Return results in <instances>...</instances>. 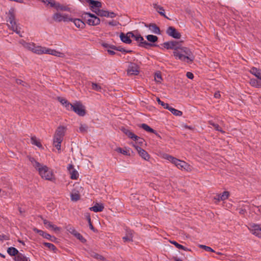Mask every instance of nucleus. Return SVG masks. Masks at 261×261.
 <instances>
[{
  "label": "nucleus",
  "instance_id": "obj_63",
  "mask_svg": "<svg viewBox=\"0 0 261 261\" xmlns=\"http://www.w3.org/2000/svg\"><path fill=\"white\" fill-rule=\"evenodd\" d=\"M33 166L39 171V168H42L43 166L37 161V162H35Z\"/></svg>",
  "mask_w": 261,
  "mask_h": 261
},
{
  "label": "nucleus",
  "instance_id": "obj_2",
  "mask_svg": "<svg viewBox=\"0 0 261 261\" xmlns=\"http://www.w3.org/2000/svg\"><path fill=\"white\" fill-rule=\"evenodd\" d=\"M7 21L10 23L8 24L9 28H11L12 30L21 37V35H20V32L19 30V28L15 21V10L14 8H11L9 10L7 17Z\"/></svg>",
  "mask_w": 261,
  "mask_h": 261
},
{
  "label": "nucleus",
  "instance_id": "obj_36",
  "mask_svg": "<svg viewBox=\"0 0 261 261\" xmlns=\"http://www.w3.org/2000/svg\"><path fill=\"white\" fill-rule=\"evenodd\" d=\"M15 261H28V258L24 254L20 253L14 257Z\"/></svg>",
  "mask_w": 261,
  "mask_h": 261
},
{
  "label": "nucleus",
  "instance_id": "obj_61",
  "mask_svg": "<svg viewBox=\"0 0 261 261\" xmlns=\"http://www.w3.org/2000/svg\"><path fill=\"white\" fill-rule=\"evenodd\" d=\"M102 46L103 47L107 48L109 49H112V47L115 46V45H114L109 44H108L107 43H103L102 44Z\"/></svg>",
  "mask_w": 261,
  "mask_h": 261
},
{
  "label": "nucleus",
  "instance_id": "obj_34",
  "mask_svg": "<svg viewBox=\"0 0 261 261\" xmlns=\"http://www.w3.org/2000/svg\"><path fill=\"white\" fill-rule=\"evenodd\" d=\"M64 129L65 127L63 126H59L55 133V135L60 136L63 138L64 136Z\"/></svg>",
  "mask_w": 261,
  "mask_h": 261
},
{
  "label": "nucleus",
  "instance_id": "obj_59",
  "mask_svg": "<svg viewBox=\"0 0 261 261\" xmlns=\"http://www.w3.org/2000/svg\"><path fill=\"white\" fill-rule=\"evenodd\" d=\"M43 224L46 226L47 228H51L53 226V224L49 221L44 219L43 220Z\"/></svg>",
  "mask_w": 261,
  "mask_h": 261
},
{
  "label": "nucleus",
  "instance_id": "obj_50",
  "mask_svg": "<svg viewBox=\"0 0 261 261\" xmlns=\"http://www.w3.org/2000/svg\"><path fill=\"white\" fill-rule=\"evenodd\" d=\"M209 124L210 125H212L216 130L219 131L221 132H223L221 127L219 125V124L215 123L212 121H210Z\"/></svg>",
  "mask_w": 261,
  "mask_h": 261
},
{
  "label": "nucleus",
  "instance_id": "obj_28",
  "mask_svg": "<svg viewBox=\"0 0 261 261\" xmlns=\"http://www.w3.org/2000/svg\"><path fill=\"white\" fill-rule=\"evenodd\" d=\"M92 11L94 13H95L98 16L100 17H106L108 15V11L103 10L102 9H95V10H92Z\"/></svg>",
  "mask_w": 261,
  "mask_h": 261
},
{
  "label": "nucleus",
  "instance_id": "obj_1",
  "mask_svg": "<svg viewBox=\"0 0 261 261\" xmlns=\"http://www.w3.org/2000/svg\"><path fill=\"white\" fill-rule=\"evenodd\" d=\"M194 59L195 56L189 48L180 46V61L191 64Z\"/></svg>",
  "mask_w": 261,
  "mask_h": 261
},
{
  "label": "nucleus",
  "instance_id": "obj_26",
  "mask_svg": "<svg viewBox=\"0 0 261 261\" xmlns=\"http://www.w3.org/2000/svg\"><path fill=\"white\" fill-rule=\"evenodd\" d=\"M153 8L156 9V10L158 11V12L162 16H164V17L168 18L165 15V13L164 12V9L163 7L158 5L156 4H153Z\"/></svg>",
  "mask_w": 261,
  "mask_h": 261
},
{
  "label": "nucleus",
  "instance_id": "obj_64",
  "mask_svg": "<svg viewBox=\"0 0 261 261\" xmlns=\"http://www.w3.org/2000/svg\"><path fill=\"white\" fill-rule=\"evenodd\" d=\"M108 15L107 17L114 18L117 16V14L113 12H108Z\"/></svg>",
  "mask_w": 261,
  "mask_h": 261
},
{
  "label": "nucleus",
  "instance_id": "obj_3",
  "mask_svg": "<svg viewBox=\"0 0 261 261\" xmlns=\"http://www.w3.org/2000/svg\"><path fill=\"white\" fill-rule=\"evenodd\" d=\"M163 46L167 49L173 50V55L176 59H179V42L173 40L165 42Z\"/></svg>",
  "mask_w": 261,
  "mask_h": 261
},
{
  "label": "nucleus",
  "instance_id": "obj_24",
  "mask_svg": "<svg viewBox=\"0 0 261 261\" xmlns=\"http://www.w3.org/2000/svg\"><path fill=\"white\" fill-rule=\"evenodd\" d=\"M192 167L185 161L180 160V170L189 172L192 170Z\"/></svg>",
  "mask_w": 261,
  "mask_h": 261
},
{
  "label": "nucleus",
  "instance_id": "obj_32",
  "mask_svg": "<svg viewBox=\"0 0 261 261\" xmlns=\"http://www.w3.org/2000/svg\"><path fill=\"white\" fill-rule=\"evenodd\" d=\"M251 73L255 75L257 79H261V73L260 70L256 67H252L250 70Z\"/></svg>",
  "mask_w": 261,
  "mask_h": 261
},
{
  "label": "nucleus",
  "instance_id": "obj_44",
  "mask_svg": "<svg viewBox=\"0 0 261 261\" xmlns=\"http://www.w3.org/2000/svg\"><path fill=\"white\" fill-rule=\"evenodd\" d=\"M44 47L38 46L35 49H34L33 52L39 55L42 54H44Z\"/></svg>",
  "mask_w": 261,
  "mask_h": 261
},
{
  "label": "nucleus",
  "instance_id": "obj_9",
  "mask_svg": "<svg viewBox=\"0 0 261 261\" xmlns=\"http://www.w3.org/2000/svg\"><path fill=\"white\" fill-rule=\"evenodd\" d=\"M33 230L35 232L38 233L39 235L42 236L44 238L49 240L51 242H55L57 240V239L55 236H51L42 230L37 229V228H34Z\"/></svg>",
  "mask_w": 261,
  "mask_h": 261
},
{
  "label": "nucleus",
  "instance_id": "obj_39",
  "mask_svg": "<svg viewBox=\"0 0 261 261\" xmlns=\"http://www.w3.org/2000/svg\"><path fill=\"white\" fill-rule=\"evenodd\" d=\"M56 10L58 11L60 10L69 11L70 8L68 6L61 5L59 3H58L56 8Z\"/></svg>",
  "mask_w": 261,
  "mask_h": 261
},
{
  "label": "nucleus",
  "instance_id": "obj_38",
  "mask_svg": "<svg viewBox=\"0 0 261 261\" xmlns=\"http://www.w3.org/2000/svg\"><path fill=\"white\" fill-rule=\"evenodd\" d=\"M90 255H91V256H92L98 260H102V261L105 260V258L103 256H102L96 252H91L90 253Z\"/></svg>",
  "mask_w": 261,
  "mask_h": 261
},
{
  "label": "nucleus",
  "instance_id": "obj_60",
  "mask_svg": "<svg viewBox=\"0 0 261 261\" xmlns=\"http://www.w3.org/2000/svg\"><path fill=\"white\" fill-rule=\"evenodd\" d=\"M108 24H109V25H111V26H117L119 24V23L118 21H117L116 20H112L108 22Z\"/></svg>",
  "mask_w": 261,
  "mask_h": 261
},
{
  "label": "nucleus",
  "instance_id": "obj_54",
  "mask_svg": "<svg viewBox=\"0 0 261 261\" xmlns=\"http://www.w3.org/2000/svg\"><path fill=\"white\" fill-rule=\"evenodd\" d=\"M63 141V137L58 136L55 135L54 138V144L55 143H61Z\"/></svg>",
  "mask_w": 261,
  "mask_h": 261
},
{
  "label": "nucleus",
  "instance_id": "obj_48",
  "mask_svg": "<svg viewBox=\"0 0 261 261\" xmlns=\"http://www.w3.org/2000/svg\"><path fill=\"white\" fill-rule=\"evenodd\" d=\"M67 230L74 236L75 235V233L77 232L75 229L71 225H68L67 227Z\"/></svg>",
  "mask_w": 261,
  "mask_h": 261
},
{
  "label": "nucleus",
  "instance_id": "obj_6",
  "mask_svg": "<svg viewBox=\"0 0 261 261\" xmlns=\"http://www.w3.org/2000/svg\"><path fill=\"white\" fill-rule=\"evenodd\" d=\"M129 75H136L139 73V67L134 63L130 62L127 69Z\"/></svg>",
  "mask_w": 261,
  "mask_h": 261
},
{
  "label": "nucleus",
  "instance_id": "obj_14",
  "mask_svg": "<svg viewBox=\"0 0 261 261\" xmlns=\"http://www.w3.org/2000/svg\"><path fill=\"white\" fill-rule=\"evenodd\" d=\"M86 2L89 4L91 10H95L99 9L102 7V4L100 2L94 1V0H86Z\"/></svg>",
  "mask_w": 261,
  "mask_h": 261
},
{
  "label": "nucleus",
  "instance_id": "obj_49",
  "mask_svg": "<svg viewBox=\"0 0 261 261\" xmlns=\"http://www.w3.org/2000/svg\"><path fill=\"white\" fill-rule=\"evenodd\" d=\"M80 198V195L79 194L74 193L71 194V199L72 201H76L79 200Z\"/></svg>",
  "mask_w": 261,
  "mask_h": 261
},
{
  "label": "nucleus",
  "instance_id": "obj_57",
  "mask_svg": "<svg viewBox=\"0 0 261 261\" xmlns=\"http://www.w3.org/2000/svg\"><path fill=\"white\" fill-rule=\"evenodd\" d=\"M58 2H56L55 0H51L48 2L49 5L50 7L55 8L56 9Z\"/></svg>",
  "mask_w": 261,
  "mask_h": 261
},
{
  "label": "nucleus",
  "instance_id": "obj_4",
  "mask_svg": "<svg viewBox=\"0 0 261 261\" xmlns=\"http://www.w3.org/2000/svg\"><path fill=\"white\" fill-rule=\"evenodd\" d=\"M82 18L89 25H97L100 22V19L97 16L90 12L84 13Z\"/></svg>",
  "mask_w": 261,
  "mask_h": 261
},
{
  "label": "nucleus",
  "instance_id": "obj_41",
  "mask_svg": "<svg viewBox=\"0 0 261 261\" xmlns=\"http://www.w3.org/2000/svg\"><path fill=\"white\" fill-rule=\"evenodd\" d=\"M86 219L88 222V224H89V227H90V229L92 230H93L94 232L95 231V229L94 228V227L93 226V225H92V223L91 222V217H90V215L89 213H87L86 215Z\"/></svg>",
  "mask_w": 261,
  "mask_h": 261
},
{
  "label": "nucleus",
  "instance_id": "obj_7",
  "mask_svg": "<svg viewBox=\"0 0 261 261\" xmlns=\"http://www.w3.org/2000/svg\"><path fill=\"white\" fill-rule=\"evenodd\" d=\"M72 111L80 116H84L86 114L84 106L80 102H77L74 104Z\"/></svg>",
  "mask_w": 261,
  "mask_h": 261
},
{
  "label": "nucleus",
  "instance_id": "obj_30",
  "mask_svg": "<svg viewBox=\"0 0 261 261\" xmlns=\"http://www.w3.org/2000/svg\"><path fill=\"white\" fill-rule=\"evenodd\" d=\"M31 142L32 144L37 146L38 147L40 148H42V145L40 142L39 140L37 139V138L35 136H33L31 138Z\"/></svg>",
  "mask_w": 261,
  "mask_h": 261
},
{
  "label": "nucleus",
  "instance_id": "obj_53",
  "mask_svg": "<svg viewBox=\"0 0 261 261\" xmlns=\"http://www.w3.org/2000/svg\"><path fill=\"white\" fill-rule=\"evenodd\" d=\"M88 128V127L86 124H81L80 127H79V130H80V132H81L82 133H85L87 132Z\"/></svg>",
  "mask_w": 261,
  "mask_h": 261
},
{
  "label": "nucleus",
  "instance_id": "obj_62",
  "mask_svg": "<svg viewBox=\"0 0 261 261\" xmlns=\"http://www.w3.org/2000/svg\"><path fill=\"white\" fill-rule=\"evenodd\" d=\"M74 107V105L71 104L70 102L65 105V107L67 110H72Z\"/></svg>",
  "mask_w": 261,
  "mask_h": 261
},
{
  "label": "nucleus",
  "instance_id": "obj_55",
  "mask_svg": "<svg viewBox=\"0 0 261 261\" xmlns=\"http://www.w3.org/2000/svg\"><path fill=\"white\" fill-rule=\"evenodd\" d=\"M154 79L158 83H161L162 80L161 72L155 73L154 74Z\"/></svg>",
  "mask_w": 261,
  "mask_h": 261
},
{
  "label": "nucleus",
  "instance_id": "obj_19",
  "mask_svg": "<svg viewBox=\"0 0 261 261\" xmlns=\"http://www.w3.org/2000/svg\"><path fill=\"white\" fill-rule=\"evenodd\" d=\"M44 54L52 55L57 57H62V55H63V53L58 51L55 49H51L45 47L44 49Z\"/></svg>",
  "mask_w": 261,
  "mask_h": 261
},
{
  "label": "nucleus",
  "instance_id": "obj_51",
  "mask_svg": "<svg viewBox=\"0 0 261 261\" xmlns=\"http://www.w3.org/2000/svg\"><path fill=\"white\" fill-rule=\"evenodd\" d=\"M156 100L158 103L163 106L164 108L166 109H169V105L168 103H165L164 102L162 101L159 97L156 98Z\"/></svg>",
  "mask_w": 261,
  "mask_h": 261
},
{
  "label": "nucleus",
  "instance_id": "obj_33",
  "mask_svg": "<svg viewBox=\"0 0 261 261\" xmlns=\"http://www.w3.org/2000/svg\"><path fill=\"white\" fill-rule=\"evenodd\" d=\"M43 245L44 246L47 247L50 250H53L54 253H57V252L58 251V249H57V248L51 243L44 242L43 243Z\"/></svg>",
  "mask_w": 261,
  "mask_h": 261
},
{
  "label": "nucleus",
  "instance_id": "obj_40",
  "mask_svg": "<svg viewBox=\"0 0 261 261\" xmlns=\"http://www.w3.org/2000/svg\"><path fill=\"white\" fill-rule=\"evenodd\" d=\"M70 174V178L72 179H77L79 177V174L78 172L75 170H72L69 172Z\"/></svg>",
  "mask_w": 261,
  "mask_h": 261
},
{
  "label": "nucleus",
  "instance_id": "obj_35",
  "mask_svg": "<svg viewBox=\"0 0 261 261\" xmlns=\"http://www.w3.org/2000/svg\"><path fill=\"white\" fill-rule=\"evenodd\" d=\"M146 38L148 41L150 42L152 44H154L155 42L158 40V37L156 36L153 35H148L146 36Z\"/></svg>",
  "mask_w": 261,
  "mask_h": 261
},
{
  "label": "nucleus",
  "instance_id": "obj_45",
  "mask_svg": "<svg viewBox=\"0 0 261 261\" xmlns=\"http://www.w3.org/2000/svg\"><path fill=\"white\" fill-rule=\"evenodd\" d=\"M116 151L118 152L121 153L124 155H129V150H124L121 147H118L116 149Z\"/></svg>",
  "mask_w": 261,
  "mask_h": 261
},
{
  "label": "nucleus",
  "instance_id": "obj_12",
  "mask_svg": "<svg viewBox=\"0 0 261 261\" xmlns=\"http://www.w3.org/2000/svg\"><path fill=\"white\" fill-rule=\"evenodd\" d=\"M146 28H148L150 31L154 34L160 35L161 34L160 28L155 23H150L149 24L143 22Z\"/></svg>",
  "mask_w": 261,
  "mask_h": 261
},
{
  "label": "nucleus",
  "instance_id": "obj_10",
  "mask_svg": "<svg viewBox=\"0 0 261 261\" xmlns=\"http://www.w3.org/2000/svg\"><path fill=\"white\" fill-rule=\"evenodd\" d=\"M134 147L136 148L137 152H138L139 155L145 160H148L150 158V156L148 152L145 150L144 149H142L140 146L133 144Z\"/></svg>",
  "mask_w": 261,
  "mask_h": 261
},
{
  "label": "nucleus",
  "instance_id": "obj_27",
  "mask_svg": "<svg viewBox=\"0 0 261 261\" xmlns=\"http://www.w3.org/2000/svg\"><path fill=\"white\" fill-rule=\"evenodd\" d=\"M120 38L121 40L126 44H130L132 43V40L130 38H129L128 36L126 34H125L124 33H121L120 34Z\"/></svg>",
  "mask_w": 261,
  "mask_h": 261
},
{
  "label": "nucleus",
  "instance_id": "obj_8",
  "mask_svg": "<svg viewBox=\"0 0 261 261\" xmlns=\"http://www.w3.org/2000/svg\"><path fill=\"white\" fill-rule=\"evenodd\" d=\"M53 19L56 22H68L72 21L71 18L69 17L68 15H62L60 13H56L53 16Z\"/></svg>",
  "mask_w": 261,
  "mask_h": 261
},
{
  "label": "nucleus",
  "instance_id": "obj_58",
  "mask_svg": "<svg viewBox=\"0 0 261 261\" xmlns=\"http://www.w3.org/2000/svg\"><path fill=\"white\" fill-rule=\"evenodd\" d=\"M134 38H135L136 41H139V42L143 41L144 40L143 37L140 34L137 35H135Z\"/></svg>",
  "mask_w": 261,
  "mask_h": 261
},
{
  "label": "nucleus",
  "instance_id": "obj_13",
  "mask_svg": "<svg viewBox=\"0 0 261 261\" xmlns=\"http://www.w3.org/2000/svg\"><path fill=\"white\" fill-rule=\"evenodd\" d=\"M250 230L252 234L261 238V227L258 225L253 224L251 225Z\"/></svg>",
  "mask_w": 261,
  "mask_h": 261
},
{
  "label": "nucleus",
  "instance_id": "obj_5",
  "mask_svg": "<svg viewBox=\"0 0 261 261\" xmlns=\"http://www.w3.org/2000/svg\"><path fill=\"white\" fill-rule=\"evenodd\" d=\"M38 172L42 178L46 180H52L54 174L46 166H43L42 168H39Z\"/></svg>",
  "mask_w": 261,
  "mask_h": 261
},
{
  "label": "nucleus",
  "instance_id": "obj_31",
  "mask_svg": "<svg viewBox=\"0 0 261 261\" xmlns=\"http://www.w3.org/2000/svg\"><path fill=\"white\" fill-rule=\"evenodd\" d=\"M124 242L133 241V232L132 230L127 231L125 236L122 238Z\"/></svg>",
  "mask_w": 261,
  "mask_h": 261
},
{
  "label": "nucleus",
  "instance_id": "obj_37",
  "mask_svg": "<svg viewBox=\"0 0 261 261\" xmlns=\"http://www.w3.org/2000/svg\"><path fill=\"white\" fill-rule=\"evenodd\" d=\"M112 49L119 51L120 52L123 53H132L133 51L131 50H126L124 48L122 47L121 46H113L112 47Z\"/></svg>",
  "mask_w": 261,
  "mask_h": 261
},
{
  "label": "nucleus",
  "instance_id": "obj_16",
  "mask_svg": "<svg viewBox=\"0 0 261 261\" xmlns=\"http://www.w3.org/2000/svg\"><path fill=\"white\" fill-rule=\"evenodd\" d=\"M120 130L125 134L128 138L134 140L137 139L138 138V136L136 135L134 133H133L132 132L129 130V129L124 127H122L120 129Z\"/></svg>",
  "mask_w": 261,
  "mask_h": 261
},
{
  "label": "nucleus",
  "instance_id": "obj_47",
  "mask_svg": "<svg viewBox=\"0 0 261 261\" xmlns=\"http://www.w3.org/2000/svg\"><path fill=\"white\" fill-rule=\"evenodd\" d=\"M169 111H170L173 115L175 116H179V111L176 110L170 106H169V109H167Z\"/></svg>",
  "mask_w": 261,
  "mask_h": 261
},
{
  "label": "nucleus",
  "instance_id": "obj_20",
  "mask_svg": "<svg viewBox=\"0 0 261 261\" xmlns=\"http://www.w3.org/2000/svg\"><path fill=\"white\" fill-rule=\"evenodd\" d=\"M164 158L171 162L172 163L174 164L177 168L178 167V165H179V160L177 159L173 156L166 154L164 155Z\"/></svg>",
  "mask_w": 261,
  "mask_h": 261
},
{
  "label": "nucleus",
  "instance_id": "obj_56",
  "mask_svg": "<svg viewBox=\"0 0 261 261\" xmlns=\"http://www.w3.org/2000/svg\"><path fill=\"white\" fill-rule=\"evenodd\" d=\"M134 140L136 141V143L138 144L141 146H142L143 144L145 142V140L143 138H140L138 136L137 139H134Z\"/></svg>",
  "mask_w": 261,
  "mask_h": 261
},
{
  "label": "nucleus",
  "instance_id": "obj_11",
  "mask_svg": "<svg viewBox=\"0 0 261 261\" xmlns=\"http://www.w3.org/2000/svg\"><path fill=\"white\" fill-rule=\"evenodd\" d=\"M166 34L173 38L179 39V32L173 27H169L166 32Z\"/></svg>",
  "mask_w": 261,
  "mask_h": 261
},
{
  "label": "nucleus",
  "instance_id": "obj_21",
  "mask_svg": "<svg viewBox=\"0 0 261 261\" xmlns=\"http://www.w3.org/2000/svg\"><path fill=\"white\" fill-rule=\"evenodd\" d=\"M104 209V206L102 203H96L93 206L89 208V210L94 212H101Z\"/></svg>",
  "mask_w": 261,
  "mask_h": 261
},
{
  "label": "nucleus",
  "instance_id": "obj_52",
  "mask_svg": "<svg viewBox=\"0 0 261 261\" xmlns=\"http://www.w3.org/2000/svg\"><path fill=\"white\" fill-rule=\"evenodd\" d=\"M259 81L255 79H252L250 80V85L254 87L258 88Z\"/></svg>",
  "mask_w": 261,
  "mask_h": 261
},
{
  "label": "nucleus",
  "instance_id": "obj_15",
  "mask_svg": "<svg viewBox=\"0 0 261 261\" xmlns=\"http://www.w3.org/2000/svg\"><path fill=\"white\" fill-rule=\"evenodd\" d=\"M229 196V193L228 191H224L222 194L217 195L214 199L216 200L217 202L223 201L227 199Z\"/></svg>",
  "mask_w": 261,
  "mask_h": 261
},
{
  "label": "nucleus",
  "instance_id": "obj_23",
  "mask_svg": "<svg viewBox=\"0 0 261 261\" xmlns=\"http://www.w3.org/2000/svg\"><path fill=\"white\" fill-rule=\"evenodd\" d=\"M139 127L143 128V129H144L145 130H146L147 132L153 133V134H155L156 136H158L159 137H160V136L159 135V134H158V133L156 132V130H154L153 129L151 128L149 125H148L147 124H146L145 123L141 124L139 126Z\"/></svg>",
  "mask_w": 261,
  "mask_h": 261
},
{
  "label": "nucleus",
  "instance_id": "obj_43",
  "mask_svg": "<svg viewBox=\"0 0 261 261\" xmlns=\"http://www.w3.org/2000/svg\"><path fill=\"white\" fill-rule=\"evenodd\" d=\"M199 248L204 249L207 252H215V250L209 246H207L204 245H199Z\"/></svg>",
  "mask_w": 261,
  "mask_h": 261
},
{
  "label": "nucleus",
  "instance_id": "obj_17",
  "mask_svg": "<svg viewBox=\"0 0 261 261\" xmlns=\"http://www.w3.org/2000/svg\"><path fill=\"white\" fill-rule=\"evenodd\" d=\"M120 130L125 134L128 138L134 140L137 139L138 138V136L136 135L134 133H133L132 132L129 130V129L124 127H122L120 129Z\"/></svg>",
  "mask_w": 261,
  "mask_h": 261
},
{
  "label": "nucleus",
  "instance_id": "obj_42",
  "mask_svg": "<svg viewBox=\"0 0 261 261\" xmlns=\"http://www.w3.org/2000/svg\"><path fill=\"white\" fill-rule=\"evenodd\" d=\"M92 89L95 91L100 92L102 88L99 85L95 83H91Z\"/></svg>",
  "mask_w": 261,
  "mask_h": 261
},
{
  "label": "nucleus",
  "instance_id": "obj_22",
  "mask_svg": "<svg viewBox=\"0 0 261 261\" xmlns=\"http://www.w3.org/2000/svg\"><path fill=\"white\" fill-rule=\"evenodd\" d=\"M71 19H72L71 21H72L74 23V24L77 28L83 29L85 27V22L84 21H83L81 19H77V18H71Z\"/></svg>",
  "mask_w": 261,
  "mask_h": 261
},
{
  "label": "nucleus",
  "instance_id": "obj_29",
  "mask_svg": "<svg viewBox=\"0 0 261 261\" xmlns=\"http://www.w3.org/2000/svg\"><path fill=\"white\" fill-rule=\"evenodd\" d=\"M7 252L10 256L15 257L20 253L18 250L13 247H9L7 249Z\"/></svg>",
  "mask_w": 261,
  "mask_h": 261
},
{
  "label": "nucleus",
  "instance_id": "obj_25",
  "mask_svg": "<svg viewBox=\"0 0 261 261\" xmlns=\"http://www.w3.org/2000/svg\"><path fill=\"white\" fill-rule=\"evenodd\" d=\"M138 45L140 47H144L146 49H148L150 47L159 46L158 45H156L155 44H152L151 43L147 42L144 40H143V41L142 42H140Z\"/></svg>",
  "mask_w": 261,
  "mask_h": 261
},
{
  "label": "nucleus",
  "instance_id": "obj_46",
  "mask_svg": "<svg viewBox=\"0 0 261 261\" xmlns=\"http://www.w3.org/2000/svg\"><path fill=\"white\" fill-rule=\"evenodd\" d=\"M74 237L78 240H79L82 243H86V240L82 236V234H81L79 232H77L75 233V235Z\"/></svg>",
  "mask_w": 261,
  "mask_h": 261
},
{
  "label": "nucleus",
  "instance_id": "obj_18",
  "mask_svg": "<svg viewBox=\"0 0 261 261\" xmlns=\"http://www.w3.org/2000/svg\"><path fill=\"white\" fill-rule=\"evenodd\" d=\"M120 130L125 134L128 138L134 140L137 139L138 138V136L136 135L134 133H133L132 132L129 130V129L124 127H122L120 129Z\"/></svg>",
  "mask_w": 261,
  "mask_h": 261
}]
</instances>
